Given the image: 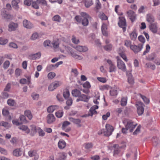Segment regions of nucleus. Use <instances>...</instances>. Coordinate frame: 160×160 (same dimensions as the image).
Returning <instances> with one entry per match:
<instances>
[{
  "instance_id": "1",
  "label": "nucleus",
  "mask_w": 160,
  "mask_h": 160,
  "mask_svg": "<svg viewBox=\"0 0 160 160\" xmlns=\"http://www.w3.org/2000/svg\"><path fill=\"white\" fill-rule=\"evenodd\" d=\"M60 49L61 51L62 52H64L65 50L68 53H70L71 56L75 59L81 60L83 58L82 56L77 54L75 52L72 51L70 48L66 45L63 44L62 45V47L60 46Z\"/></svg>"
},
{
  "instance_id": "2",
  "label": "nucleus",
  "mask_w": 160,
  "mask_h": 160,
  "mask_svg": "<svg viewBox=\"0 0 160 160\" xmlns=\"http://www.w3.org/2000/svg\"><path fill=\"white\" fill-rule=\"evenodd\" d=\"M124 123L125 128L129 130L130 132H132L135 127L137 125V123L129 120L124 121Z\"/></svg>"
},
{
  "instance_id": "3",
  "label": "nucleus",
  "mask_w": 160,
  "mask_h": 160,
  "mask_svg": "<svg viewBox=\"0 0 160 160\" xmlns=\"http://www.w3.org/2000/svg\"><path fill=\"white\" fill-rule=\"evenodd\" d=\"M80 14L83 18L81 21L82 25L84 26H87L88 24V19L91 18L85 12H81Z\"/></svg>"
},
{
  "instance_id": "4",
  "label": "nucleus",
  "mask_w": 160,
  "mask_h": 160,
  "mask_svg": "<svg viewBox=\"0 0 160 160\" xmlns=\"http://www.w3.org/2000/svg\"><path fill=\"white\" fill-rule=\"evenodd\" d=\"M116 58L117 59V66L118 68L123 72H127L125 63L120 59L119 57H117Z\"/></svg>"
},
{
  "instance_id": "5",
  "label": "nucleus",
  "mask_w": 160,
  "mask_h": 160,
  "mask_svg": "<svg viewBox=\"0 0 160 160\" xmlns=\"http://www.w3.org/2000/svg\"><path fill=\"white\" fill-rule=\"evenodd\" d=\"M137 108V113L139 115H142L144 111V104L141 102H138L136 104Z\"/></svg>"
},
{
  "instance_id": "6",
  "label": "nucleus",
  "mask_w": 160,
  "mask_h": 160,
  "mask_svg": "<svg viewBox=\"0 0 160 160\" xmlns=\"http://www.w3.org/2000/svg\"><path fill=\"white\" fill-rule=\"evenodd\" d=\"M143 44H139L138 45H133L131 48V49L135 53H137L141 51L143 48Z\"/></svg>"
},
{
  "instance_id": "7",
  "label": "nucleus",
  "mask_w": 160,
  "mask_h": 160,
  "mask_svg": "<svg viewBox=\"0 0 160 160\" xmlns=\"http://www.w3.org/2000/svg\"><path fill=\"white\" fill-rule=\"evenodd\" d=\"M119 21L118 22L119 26L122 28L124 31L126 30V21L125 18L123 17H121L119 18Z\"/></svg>"
},
{
  "instance_id": "8",
  "label": "nucleus",
  "mask_w": 160,
  "mask_h": 160,
  "mask_svg": "<svg viewBox=\"0 0 160 160\" xmlns=\"http://www.w3.org/2000/svg\"><path fill=\"white\" fill-rule=\"evenodd\" d=\"M105 127L106 131L104 132V135L106 136H109L112 134L114 130L113 128L109 124H106Z\"/></svg>"
},
{
  "instance_id": "9",
  "label": "nucleus",
  "mask_w": 160,
  "mask_h": 160,
  "mask_svg": "<svg viewBox=\"0 0 160 160\" xmlns=\"http://www.w3.org/2000/svg\"><path fill=\"white\" fill-rule=\"evenodd\" d=\"M18 27V25L17 23L13 22H10L8 26V30L9 32L14 31H16Z\"/></svg>"
},
{
  "instance_id": "10",
  "label": "nucleus",
  "mask_w": 160,
  "mask_h": 160,
  "mask_svg": "<svg viewBox=\"0 0 160 160\" xmlns=\"http://www.w3.org/2000/svg\"><path fill=\"white\" fill-rule=\"evenodd\" d=\"M61 84V83L59 82H54L49 85L48 87V90L50 91H52L58 87Z\"/></svg>"
},
{
  "instance_id": "11",
  "label": "nucleus",
  "mask_w": 160,
  "mask_h": 160,
  "mask_svg": "<svg viewBox=\"0 0 160 160\" xmlns=\"http://www.w3.org/2000/svg\"><path fill=\"white\" fill-rule=\"evenodd\" d=\"M23 27L27 29H30L33 28V24L27 19H24L22 22Z\"/></svg>"
},
{
  "instance_id": "12",
  "label": "nucleus",
  "mask_w": 160,
  "mask_h": 160,
  "mask_svg": "<svg viewBox=\"0 0 160 160\" xmlns=\"http://www.w3.org/2000/svg\"><path fill=\"white\" fill-rule=\"evenodd\" d=\"M30 132L29 134L31 136H33L37 132L38 127H37L35 125L32 124L30 126Z\"/></svg>"
},
{
  "instance_id": "13",
  "label": "nucleus",
  "mask_w": 160,
  "mask_h": 160,
  "mask_svg": "<svg viewBox=\"0 0 160 160\" xmlns=\"http://www.w3.org/2000/svg\"><path fill=\"white\" fill-rule=\"evenodd\" d=\"M128 17L132 22H134L136 18V15L135 13L132 10H129L127 12Z\"/></svg>"
},
{
  "instance_id": "14",
  "label": "nucleus",
  "mask_w": 160,
  "mask_h": 160,
  "mask_svg": "<svg viewBox=\"0 0 160 160\" xmlns=\"http://www.w3.org/2000/svg\"><path fill=\"white\" fill-rule=\"evenodd\" d=\"M20 0H12L11 4L13 8L16 11H18L19 9V4Z\"/></svg>"
},
{
  "instance_id": "15",
  "label": "nucleus",
  "mask_w": 160,
  "mask_h": 160,
  "mask_svg": "<svg viewBox=\"0 0 160 160\" xmlns=\"http://www.w3.org/2000/svg\"><path fill=\"white\" fill-rule=\"evenodd\" d=\"M88 40H90L92 43H93L92 40H95V44L99 46L101 45V43L99 40L98 39H96L95 35L93 34H92L88 38Z\"/></svg>"
},
{
  "instance_id": "16",
  "label": "nucleus",
  "mask_w": 160,
  "mask_h": 160,
  "mask_svg": "<svg viewBox=\"0 0 160 160\" xmlns=\"http://www.w3.org/2000/svg\"><path fill=\"white\" fill-rule=\"evenodd\" d=\"M46 119L48 123L51 124L55 121V118L53 114H49L47 116Z\"/></svg>"
},
{
  "instance_id": "17",
  "label": "nucleus",
  "mask_w": 160,
  "mask_h": 160,
  "mask_svg": "<svg viewBox=\"0 0 160 160\" xmlns=\"http://www.w3.org/2000/svg\"><path fill=\"white\" fill-rule=\"evenodd\" d=\"M18 128L27 134H29L30 133V129L27 125H21L18 127Z\"/></svg>"
},
{
  "instance_id": "18",
  "label": "nucleus",
  "mask_w": 160,
  "mask_h": 160,
  "mask_svg": "<svg viewBox=\"0 0 160 160\" xmlns=\"http://www.w3.org/2000/svg\"><path fill=\"white\" fill-rule=\"evenodd\" d=\"M108 25L107 24L103 22L101 26V30L103 35L107 36L108 35L107 31Z\"/></svg>"
},
{
  "instance_id": "19",
  "label": "nucleus",
  "mask_w": 160,
  "mask_h": 160,
  "mask_svg": "<svg viewBox=\"0 0 160 160\" xmlns=\"http://www.w3.org/2000/svg\"><path fill=\"white\" fill-rule=\"evenodd\" d=\"M119 91V88L118 87H114L112 88L110 91V94L112 96L116 97L118 94Z\"/></svg>"
},
{
  "instance_id": "20",
  "label": "nucleus",
  "mask_w": 160,
  "mask_h": 160,
  "mask_svg": "<svg viewBox=\"0 0 160 160\" xmlns=\"http://www.w3.org/2000/svg\"><path fill=\"white\" fill-rule=\"evenodd\" d=\"M150 30L154 33H156L158 30L157 23H154L151 24L149 26Z\"/></svg>"
},
{
  "instance_id": "21",
  "label": "nucleus",
  "mask_w": 160,
  "mask_h": 160,
  "mask_svg": "<svg viewBox=\"0 0 160 160\" xmlns=\"http://www.w3.org/2000/svg\"><path fill=\"white\" fill-rule=\"evenodd\" d=\"M75 48L77 51L80 52H84L88 50V48L85 46H78Z\"/></svg>"
},
{
  "instance_id": "22",
  "label": "nucleus",
  "mask_w": 160,
  "mask_h": 160,
  "mask_svg": "<svg viewBox=\"0 0 160 160\" xmlns=\"http://www.w3.org/2000/svg\"><path fill=\"white\" fill-rule=\"evenodd\" d=\"M69 119L71 122L76 124L78 127H80L81 126V120L80 119H75L71 117L69 118Z\"/></svg>"
},
{
  "instance_id": "23",
  "label": "nucleus",
  "mask_w": 160,
  "mask_h": 160,
  "mask_svg": "<svg viewBox=\"0 0 160 160\" xmlns=\"http://www.w3.org/2000/svg\"><path fill=\"white\" fill-rule=\"evenodd\" d=\"M66 143L64 140L60 139L58 143V146L60 149H63L66 147Z\"/></svg>"
},
{
  "instance_id": "24",
  "label": "nucleus",
  "mask_w": 160,
  "mask_h": 160,
  "mask_svg": "<svg viewBox=\"0 0 160 160\" xmlns=\"http://www.w3.org/2000/svg\"><path fill=\"white\" fill-rule=\"evenodd\" d=\"M98 106L97 105H94L92 106L90 109L89 111L90 114L89 115L92 116L93 114H96L97 112L96 111V109H98Z\"/></svg>"
},
{
  "instance_id": "25",
  "label": "nucleus",
  "mask_w": 160,
  "mask_h": 160,
  "mask_svg": "<svg viewBox=\"0 0 160 160\" xmlns=\"http://www.w3.org/2000/svg\"><path fill=\"white\" fill-rule=\"evenodd\" d=\"M22 153V151L20 148L16 149L13 152V155L16 157L20 156Z\"/></svg>"
},
{
  "instance_id": "26",
  "label": "nucleus",
  "mask_w": 160,
  "mask_h": 160,
  "mask_svg": "<svg viewBox=\"0 0 160 160\" xmlns=\"http://www.w3.org/2000/svg\"><path fill=\"white\" fill-rule=\"evenodd\" d=\"M41 53L40 52L32 54L30 56L31 59L33 60H36L40 58L41 57Z\"/></svg>"
},
{
  "instance_id": "27",
  "label": "nucleus",
  "mask_w": 160,
  "mask_h": 160,
  "mask_svg": "<svg viewBox=\"0 0 160 160\" xmlns=\"http://www.w3.org/2000/svg\"><path fill=\"white\" fill-rule=\"evenodd\" d=\"M24 114L29 120L32 119L33 116L30 110H25L24 112Z\"/></svg>"
},
{
  "instance_id": "28",
  "label": "nucleus",
  "mask_w": 160,
  "mask_h": 160,
  "mask_svg": "<svg viewBox=\"0 0 160 160\" xmlns=\"http://www.w3.org/2000/svg\"><path fill=\"white\" fill-rule=\"evenodd\" d=\"M58 107L56 105L50 106L47 108V112L48 113H52L55 110L58 109Z\"/></svg>"
},
{
  "instance_id": "29",
  "label": "nucleus",
  "mask_w": 160,
  "mask_h": 160,
  "mask_svg": "<svg viewBox=\"0 0 160 160\" xmlns=\"http://www.w3.org/2000/svg\"><path fill=\"white\" fill-rule=\"evenodd\" d=\"M155 19L153 16L150 14H147L146 17V20L150 23L154 22Z\"/></svg>"
},
{
  "instance_id": "30",
  "label": "nucleus",
  "mask_w": 160,
  "mask_h": 160,
  "mask_svg": "<svg viewBox=\"0 0 160 160\" xmlns=\"http://www.w3.org/2000/svg\"><path fill=\"white\" fill-rule=\"evenodd\" d=\"M126 74L128 77V82L130 84H132L134 83V81L132 75L131 73L128 74V72H126Z\"/></svg>"
},
{
  "instance_id": "31",
  "label": "nucleus",
  "mask_w": 160,
  "mask_h": 160,
  "mask_svg": "<svg viewBox=\"0 0 160 160\" xmlns=\"http://www.w3.org/2000/svg\"><path fill=\"white\" fill-rule=\"evenodd\" d=\"M137 34L135 31H133L129 34V36L132 40L135 41L137 37Z\"/></svg>"
},
{
  "instance_id": "32",
  "label": "nucleus",
  "mask_w": 160,
  "mask_h": 160,
  "mask_svg": "<svg viewBox=\"0 0 160 160\" xmlns=\"http://www.w3.org/2000/svg\"><path fill=\"white\" fill-rule=\"evenodd\" d=\"M59 42L58 39L53 40L52 43L53 48L55 49L58 48L59 47Z\"/></svg>"
},
{
  "instance_id": "33",
  "label": "nucleus",
  "mask_w": 160,
  "mask_h": 160,
  "mask_svg": "<svg viewBox=\"0 0 160 160\" xmlns=\"http://www.w3.org/2000/svg\"><path fill=\"white\" fill-rule=\"evenodd\" d=\"M72 94L73 96L78 97L80 96L81 93L79 90L75 89L72 91Z\"/></svg>"
},
{
  "instance_id": "34",
  "label": "nucleus",
  "mask_w": 160,
  "mask_h": 160,
  "mask_svg": "<svg viewBox=\"0 0 160 160\" xmlns=\"http://www.w3.org/2000/svg\"><path fill=\"white\" fill-rule=\"evenodd\" d=\"M63 97L66 99H68L70 96L69 90L67 89H64L63 91Z\"/></svg>"
},
{
  "instance_id": "35",
  "label": "nucleus",
  "mask_w": 160,
  "mask_h": 160,
  "mask_svg": "<svg viewBox=\"0 0 160 160\" xmlns=\"http://www.w3.org/2000/svg\"><path fill=\"white\" fill-rule=\"evenodd\" d=\"M52 20L58 22H61V17L58 15L54 16L52 18Z\"/></svg>"
},
{
  "instance_id": "36",
  "label": "nucleus",
  "mask_w": 160,
  "mask_h": 160,
  "mask_svg": "<svg viewBox=\"0 0 160 160\" xmlns=\"http://www.w3.org/2000/svg\"><path fill=\"white\" fill-rule=\"evenodd\" d=\"M58 155L59 156L58 159L65 160L67 157V154L64 152H62L58 153Z\"/></svg>"
},
{
  "instance_id": "37",
  "label": "nucleus",
  "mask_w": 160,
  "mask_h": 160,
  "mask_svg": "<svg viewBox=\"0 0 160 160\" xmlns=\"http://www.w3.org/2000/svg\"><path fill=\"white\" fill-rule=\"evenodd\" d=\"M124 45L127 48H130L131 49V46L133 45L132 44V42L129 40H126L124 41Z\"/></svg>"
},
{
  "instance_id": "38",
  "label": "nucleus",
  "mask_w": 160,
  "mask_h": 160,
  "mask_svg": "<svg viewBox=\"0 0 160 160\" xmlns=\"http://www.w3.org/2000/svg\"><path fill=\"white\" fill-rule=\"evenodd\" d=\"M8 42V40L5 38L0 37V43L1 45H4Z\"/></svg>"
},
{
  "instance_id": "39",
  "label": "nucleus",
  "mask_w": 160,
  "mask_h": 160,
  "mask_svg": "<svg viewBox=\"0 0 160 160\" xmlns=\"http://www.w3.org/2000/svg\"><path fill=\"white\" fill-rule=\"evenodd\" d=\"M111 87L108 85H105L99 87L100 89L102 91L108 90Z\"/></svg>"
},
{
  "instance_id": "40",
  "label": "nucleus",
  "mask_w": 160,
  "mask_h": 160,
  "mask_svg": "<svg viewBox=\"0 0 160 160\" xmlns=\"http://www.w3.org/2000/svg\"><path fill=\"white\" fill-rule=\"evenodd\" d=\"M1 15L2 18L3 19H8L9 18L10 16L9 14L7 13L6 11H3L2 10V11Z\"/></svg>"
},
{
  "instance_id": "41",
  "label": "nucleus",
  "mask_w": 160,
  "mask_h": 160,
  "mask_svg": "<svg viewBox=\"0 0 160 160\" xmlns=\"http://www.w3.org/2000/svg\"><path fill=\"white\" fill-rule=\"evenodd\" d=\"M37 132H38V135L40 136L43 137L45 135V133L44 131L39 127L38 128Z\"/></svg>"
},
{
  "instance_id": "42",
  "label": "nucleus",
  "mask_w": 160,
  "mask_h": 160,
  "mask_svg": "<svg viewBox=\"0 0 160 160\" xmlns=\"http://www.w3.org/2000/svg\"><path fill=\"white\" fill-rule=\"evenodd\" d=\"M20 82L22 84H27L28 85H29L31 83L30 81L29 80H28L27 81V80L25 78H22L20 79Z\"/></svg>"
},
{
  "instance_id": "43",
  "label": "nucleus",
  "mask_w": 160,
  "mask_h": 160,
  "mask_svg": "<svg viewBox=\"0 0 160 160\" xmlns=\"http://www.w3.org/2000/svg\"><path fill=\"white\" fill-rule=\"evenodd\" d=\"M19 118L21 122V123H26L27 122L25 116L23 115H21L19 117Z\"/></svg>"
},
{
  "instance_id": "44",
  "label": "nucleus",
  "mask_w": 160,
  "mask_h": 160,
  "mask_svg": "<svg viewBox=\"0 0 160 160\" xmlns=\"http://www.w3.org/2000/svg\"><path fill=\"white\" fill-rule=\"evenodd\" d=\"M55 115L58 118H61L63 114V112L62 110H59L55 112Z\"/></svg>"
},
{
  "instance_id": "45",
  "label": "nucleus",
  "mask_w": 160,
  "mask_h": 160,
  "mask_svg": "<svg viewBox=\"0 0 160 160\" xmlns=\"http://www.w3.org/2000/svg\"><path fill=\"white\" fill-rule=\"evenodd\" d=\"M127 97H123L121 100V105L122 106H124L126 105L127 103Z\"/></svg>"
},
{
  "instance_id": "46",
  "label": "nucleus",
  "mask_w": 160,
  "mask_h": 160,
  "mask_svg": "<svg viewBox=\"0 0 160 160\" xmlns=\"http://www.w3.org/2000/svg\"><path fill=\"white\" fill-rule=\"evenodd\" d=\"M80 97L82 99V101L87 102L88 101L89 98L86 95L82 94L80 95Z\"/></svg>"
},
{
  "instance_id": "47",
  "label": "nucleus",
  "mask_w": 160,
  "mask_h": 160,
  "mask_svg": "<svg viewBox=\"0 0 160 160\" xmlns=\"http://www.w3.org/2000/svg\"><path fill=\"white\" fill-rule=\"evenodd\" d=\"M7 103L10 106H14L15 103V101L12 99H10L7 101Z\"/></svg>"
},
{
  "instance_id": "48",
  "label": "nucleus",
  "mask_w": 160,
  "mask_h": 160,
  "mask_svg": "<svg viewBox=\"0 0 160 160\" xmlns=\"http://www.w3.org/2000/svg\"><path fill=\"white\" fill-rule=\"evenodd\" d=\"M103 48L105 50L107 51H110L112 48V45L111 44H106L103 46Z\"/></svg>"
},
{
  "instance_id": "49",
  "label": "nucleus",
  "mask_w": 160,
  "mask_h": 160,
  "mask_svg": "<svg viewBox=\"0 0 160 160\" xmlns=\"http://www.w3.org/2000/svg\"><path fill=\"white\" fill-rule=\"evenodd\" d=\"M93 4V2L92 0H89L86 1L85 3V5L86 7L88 8L91 6Z\"/></svg>"
},
{
  "instance_id": "50",
  "label": "nucleus",
  "mask_w": 160,
  "mask_h": 160,
  "mask_svg": "<svg viewBox=\"0 0 160 160\" xmlns=\"http://www.w3.org/2000/svg\"><path fill=\"white\" fill-rule=\"evenodd\" d=\"M38 34L36 32H35L32 34L30 38L32 40H35L38 38Z\"/></svg>"
},
{
  "instance_id": "51",
  "label": "nucleus",
  "mask_w": 160,
  "mask_h": 160,
  "mask_svg": "<svg viewBox=\"0 0 160 160\" xmlns=\"http://www.w3.org/2000/svg\"><path fill=\"white\" fill-rule=\"evenodd\" d=\"M83 146L86 149H88L92 147V145L91 143H88L84 144Z\"/></svg>"
},
{
  "instance_id": "52",
  "label": "nucleus",
  "mask_w": 160,
  "mask_h": 160,
  "mask_svg": "<svg viewBox=\"0 0 160 160\" xmlns=\"http://www.w3.org/2000/svg\"><path fill=\"white\" fill-rule=\"evenodd\" d=\"M56 76L55 73L53 72H49L48 75V77L49 79H53Z\"/></svg>"
},
{
  "instance_id": "53",
  "label": "nucleus",
  "mask_w": 160,
  "mask_h": 160,
  "mask_svg": "<svg viewBox=\"0 0 160 160\" xmlns=\"http://www.w3.org/2000/svg\"><path fill=\"white\" fill-rule=\"evenodd\" d=\"M0 125L3 126L6 128H8L10 127V124L7 122H0Z\"/></svg>"
},
{
  "instance_id": "54",
  "label": "nucleus",
  "mask_w": 160,
  "mask_h": 160,
  "mask_svg": "<svg viewBox=\"0 0 160 160\" xmlns=\"http://www.w3.org/2000/svg\"><path fill=\"white\" fill-rule=\"evenodd\" d=\"M71 72L72 74L75 77H77L79 74V72L77 69L76 68H72L71 70Z\"/></svg>"
},
{
  "instance_id": "55",
  "label": "nucleus",
  "mask_w": 160,
  "mask_h": 160,
  "mask_svg": "<svg viewBox=\"0 0 160 160\" xmlns=\"http://www.w3.org/2000/svg\"><path fill=\"white\" fill-rule=\"evenodd\" d=\"M32 97L33 99L34 100H38L39 98V95L38 94L35 92L33 93L32 94Z\"/></svg>"
},
{
  "instance_id": "56",
  "label": "nucleus",
  "mask_w": 160,
  "mask_h": 160,
  "mask_svg": "<svg viewBox=\"0 0 160 160\" xmlns=\"http://www.w3.org/2000/svg\"><path fill=\"white\" fill-rule=\"evenodd\" d=\"M43 45L45 47H49L51 45V42L50 40H47L44 42Z\"/></svg>"
},
{
  "instance_id": "57",
  "label": "nucleus",
  "mask_w": 160,
  "mask_h": 160,
  "mask_svg": "<svg viewBox=\"0 0 160 160\" xmlns=\"http://www.w3.org/2000/svg\"><path fill=\"white\" fill-rule=\"evenodd\" d=\"M97 79L99 82L104 83L106 82L107 81L106 78L104 77H98Z\"/></svg>"
},
{
  "instance_id": "58",
  "label": "nucleus",
  "mask_w": 160,
  "mask_h": 160,
  "mask_svg": "<svg viewBox=\"0 0 160 160\" xmlns=\"http://www.w3.org/2000/svg\"><path fill=\"white\" fill-rule=\"evenodd\" d=\"M72 42L75 44H78L80 42L79 40L78 39L76 38L74 36H72Z\"/></svg>"
},
{
  "instance_id": "59",
  "label": "nucleus",
  "mask_w": 160,
  "mask_h": 160,
  "mask_svg": "<svg viewBox=\"0 0 160 160\" xmlns=\"http://www.w3.org/2000/svg\"><path fill=\"white\" fill-rule=\"evenodd\" d=\"M140 96L145 103L148 104L149 103V100L148 98H147L144 96H142L140 95Z\"/></svg>"
},
{
  "instance_id": "60",
  "label": "nucleus",
  "mask_w": 160,
  "mask_h": 160,
  "mask_svg": "<svg viewBox=\"0 0 160 160\" xmlns=\"http://www.w3.org/2000/svg\"><path fill=\"white\" fill-rule=\"evenodd\" d=\"M141 128V126H138L135 131L133 132V134L134 135H136L140 132V129Z\"/></svg>"
},
{
  "instance_id": "61",
  "label": "nucleus",
  "mask_w": 160,
  "mask_h": 160,
  "mask_svg": "<svg viewBox=\"0 0 160 160\" xmlns=\"http://www.w3.org/2000/svg\"><path fill=\"white\" fill-rule=\"evenodd\" d=\"M9 46L10 48L14 49H17L18 48V46L14 42H10L9 44Z\"/></svg>"
},
{
  "instance_id": "62",
  "label": "nucleus",
  "mask_w": 160,
  "mask_h": 160,
  "mask_svg": "<svg viewBox=\"0 0 160 160\" xmlns=\"http://www.w3.org/2000/svg\"><path fill=\"white\" fill-rule=\"evenodd\" d=\"M84 88H89L91 87L90 83L88 81H86L83 85Z\"/></svg>"
},
{
  "instance_id": "63",
  "label": "nucleus",
  "mask_w": 160,
  "mask_h": 160,
  "mask_svg": "<svg viewBox=\"0 0 160 160\" xmlns=\"http://www.w3.org/2000/svg\"><path fill=\"white\" fill-rule=\"evenodd\" d=\"M150 49V47L148 44H147L146 46V50L143 52V55H145L147 53L149 52Z\"/></svg>"
},
{
  "instance_id": "64",
  "label": "nucleus",
  "mask_w": 160,
  "mask_h": 160,
  "mask_svg": "<svg viewBox=\"0 0 160 160\" xmlns=\"http://www.w3.org/2000/svg\"><path fill=\"white\" fill-rule=\"evenodd\" d=\"M119 55L122 58L125 60L126 62H127L128 61V59L127 58V57L125 55V54L123 52H122L120 53Z\"/></svg>"
}]
</instances>
